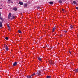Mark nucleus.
<instances>
[{
  "instance_id": "nucleus-9",
  "label": "nucleus",
  "mask_w": 78,
  "mask_h": 78,
  "mask_svg": "<svg viewBox=\"0 0 78 78\" xmlns=\"http://www.w3.org/2000/svg\"><path fill=\"white\" fill-rule=\"evenodd\" d=\"M13 9L14 11H16L17 10V8L16 7H14L13 8Z\"/></svg>"
},
{
  "instance_id": "nucleus-24",
  "label": "nucleus",
  "mask_w": 78,
  "mask_h": 78,
  "mask_svg": "<svg viewBox=\"0 0 78 78\" xmlns=\"http://www.w3.org/2000/svg\"><path fill=\"white\" fill-rule=\"evenodd\" d=\"M0 19H1V20H3V19H2V17H0Z\"/></svg>"
},
{
  "instance_id": "nucleus-33",
  "label": "nucleus",
  "mask_w": 78,
  "mask_h": 78,
  "mask_svg": "<svg viewBox=\"0 0 78 78\" xmlns=\"http://www.w3.org/2000/svg\"><path fill=\"white\" fill-rule=\"evenodd\" d=\"M1 22L0 21V23Z\"/></svg>"
},
{
  "instance_id": "nucleus-14",
  "label": "nucleus",
  "mask_w": 78,
  "mask_h": 78,
  "mask_svg": "<svg viewBox=\"0 0 78 78\" xmlns=\"http://www.w3.org/2000/svg\"><path fill=\"white\" fill-rule=\"evenodd\" d=\"M28 6V4H26L24 5V7H27Z\"/></svg>"
},
{
  "instance_id": "nucleus-26",
  "label": "nucleus",
  "mask_w": 78,
  "mask_h": 78,
  "mask_svg": "<svg viewBox=\"0 0 78 78\" xmlns=\"http://www.w3.org/2000/svg\"><path fill=\"white\" fill-rule=\"evenodd\" d=\"M64 32H65V33H66V32H67V31L65 30V31H64Z\"/></svg>"
},
{
  "instance_id": "nucleus-27",
  "label": "nucleus",
  "mask_w": 78,
  "mask_h": 78,
  "mask_svg": "<svg viewBox=\"0 0 78 78\" xmlns=\"http://www.w3.org/2000/svg\"><path fill=\"white\" fill-rule=\"evenodd\" d=\"M64 9H62V11H64Z\"/></svg>"
},
{
  "instance_id": "nucleus-12",
  "label": "nucleus",
  "mask_w": 78,
  "mask_h": 78,
  "mask_svg": "<svg viewBox=\"0 0 78 78\" xmlns=\"http://www.w3.org/2000/svg\"><path fill=\"white\" fill-rule=\"evenodd\" d=\"M19 3L20 5H23V2H22L21 3V2H20V1L19 2Z\"/></svg>"
},
{
  "instance_id": "nucleus-1",
  "label": "nucleus",
  "mask_w": 78,
  "mask_h": 78,
  "mask_svg": "<svg viewBox=\"0 0 78 78\" xmlns=\"http://www.w3.org/2000/svg\"><path fill=\"white\" fill-rule=\"evenodd\" d=\"M48 62L49 64H50L51 65L53 64H54V62L53 61L49 60L48 61Z\"/></svg>"
},
{
  "instance_id": "nucleus-4",
  "label": "nucleus",
  "mask_w": 78,
  "mask_h": 78,
  "mask_svg": "<svg viewBox=\"0 0 78 78\" xmlns=\"http://www.w3.org/2000/svg\"><path fill=\"white\" fill-rule=\"evenodd\" d=\"M26 78H33V77L30 75H27L26 76Z\"/></svg>"
},
{
  "instance_id": "nucleus-18",
  "label": "nucleus",
  "mask_w": 78,
  "mask_h": 78,
  "mask_svg": "<svg viewBox=\"0 0 78 78\" xmlns=\"http://www.w3.org/2000/svg\"><path fill=\"white\" fill-rule=\"evenodd\" d=\"M73 3H74V4H76V1H73Z\"/></svg>"
},
{
  "instance_id": "nucleus-19",
  "label": "nucleus",
  "mask_w": 78,
  "mask_h": 78,
  "mask_svg": "<svg viewBox=\"0 0 78 78\" xmlns=\"http://www.w3.org/2000/svg\"><path fill=\"white\" fill-rule=\"evenodd\" d=\"M51 78V76H47L46 77V78Z\"/></svg>"
},
{
  "instance_id": "nucleus-22",
  "label": "nucleus",
  "mask_w": 78,
  "mask_h": 78,
  "mask_svg": "<svg viewBox=\"0 0 78 78\" xmlns=\"http://www.w3.org/2000/svg\"><path fill=\"white\" fill-rule=\"evenodd\" d=\"M5 39L6 40H8V37H5Z\"/></svg>"
},
{
  "instance_id": "nucleus-21",
  "label": "nucleus",
  "mask_w": 78,
  "mask_h": 78,
  "mask_svg": "<svg viewBox=\"0 0 78 78\" xmlns=\"http://www.w3.org/2000/svg\"><path fill=\"white\" fill-rule=\"evenodd\" d=\"M7 27H8V28H10V27L9 26V24H8V25H7Z\"/></svg>"
},
{
  "instance_id": "nucleus-17",
  "label": "nucleus",
  "mask_w": 78,
  "mask_h": 78,
  "mask_svg": "<svg viewBox=\"0 0 78 78\" xmlns=\"http://www.w3.org/2000/svg\"><path fill=\"white\" fill-rule=\"evenodd\" d=\"M73 26H72V25H71L70 26V28H71L72 29V28H73Z\"/></svg>"
},
{
  "instance_id": "nucleus-11",
  "label": "nucleus",
  "mask_w": 78,
  "mask_h": 78,
  "mask_svg": "<svg viewBox=\"0 0 78 78\" xmlns=\"http://www.w3.org/2000/svg\"><path fill=\"white\" fill-rule=\"evenodd\" d=\"M2 23H3V22H1L0 23V27H2Z\"/></svg>"
},
{
  "instance_id": "nucleus-2",
  "label": "nucleus",
  "mask_w": 78,
  "mask_h": 78,
  "mask_svg": "<svg viewBox=\"0 0 78 78\" xmlns=\"http://www.w3.org/2000/svg\"><path fill=\"white\" fill-rule=\"evenodd\" d=\"M4 47H5V48L6 50L7 51H8V46H7V45H5Z\"/></svg>"
},
{
  "instance_id": "nucleus-23",
  "label": "nucleus",
  "mask_w": 78,
  "mask_h": 78,
  "mask_svg": "<svg viewBox=\"0 0 78 78\" xmlns=\"http://www.w3.org/2000/svg\"><path fill=\"white\" fill-rule=\"evenodd\" d=\"M13 19H15V16H13Z\"/></svg>"
},
{
  "instance_id": "nucleus-25",
  "label": "nucleus",
  "mask_w": 78,
  "mask_h": 78,
  "mask_svg": "<svg viewBox=\"0 0 78 78\" xmlns=\"http://www.w3.org/2000/svg\"><path fill=\"white\" fill-rule=\"evenodd\" d=\"M76 9H77L78 10V7H77L76 8Z\"/></svg>"
},
{
  "instance_id": "nucleus-5",
  "label": "nucleus",
  "mask_w": 78,
  "mask_h": 78,
  "mask_svg": "<svg viewBox=\"0 0 78 78\" xmlns=\"http://www.w3.org/2000/svg\"><path fill=\"white\" fill-rule=\"evenodd\" d=\"M11 13H9L8 15V19H10V17H11Z\"/></svg>"
},
{
  "instance_id": "nucleus-31",
  "label": "nucleus",
  "mask_w": 78,
  "mask_h": 78,
  "mask_svg": "<svg viewBox=\"0 0 78 78\" xmlns=\"http://www.w3.org/2000/svg\"><path fill=\"white\" fill-rule=\"evenodd\" d=\"M21 15H22V13H21Z\"/></svg>"
},
{
  "instance_id": "nucleus-15",
  "label": "nucleus",
  "mask_w": 78,
  "mask_h": 78,
  "mask_svg": "<svg viewBox=\"0 0 78 78\" xmlns=\"http://www.w3.org/2000/svg\"><path fill=\"white\" fill-rule=\"evenodd\" d=\"M34 75H35V73H34L31 75V76L33 77V76H34Z\"/></svg>"
},
{
  "instance_id": "nucleus-16",
  "label": "nucleus",
  "mask_w": 78,
  "mask_h": 78,
  "mask_svg": "<svg viewBox=\"0 0 78 78\" xmlns=\"http://www.w3.org/2000/svg\"><path fill=\"white\" fill-rule=\"evenodd\" d=\"M58 2H59V3H62V1L60 0L58 1Z\"/></svg>"
},
{
  "instance_id": "nucleus-30",
  "label": "nucleus",
  "mask_w": 78,
  "mask_h": 78,
  "mask_svg": "<svg viewBox=\"0 0 78 78\" xmlns=\"http://www.w3.org/2000/svg\"><path fill=\"white\" fill-rule=\"evenodd\" d=\"M1 16V13L0 12V16Z\"/></svg>"
},
{
  "instance_id": "nucleus-3",
  "label": "nucleus",
  "mask_w": 78,
  "mask_h": 78,
  "mask_svg": "<svg viewBox=\"0 0 78 78\" xmlns=\"http://www.w3.org/2000/svg\"><path fill=\"white\" fill-rule=\"evenodd\" d=\"M37 76H40L41 75V71H37Z\"/></svg>"
},
{
  "instance_id": "nucleus-8",
  "label": "nucleus",
  "mask_w": 78,
  "mask_h": 78,
  "mask_svg": "<svg viewBox=\"0 0 78 78\" xmlns=\"http://www.w3.org/2000/svg\"><path fill=\"white\" fill-rule=\"evenodd\" d=\"M74 71L75 73H77V72H78V69H76L74 70Z\"/></svg>"
},
{
  "instance_id": "nucleus-34",
  "label": "nucleus",
  "mask_w": 78,
  "mask_h": 78,
  "mask_svg": "<svg viewBox=\"0 0 78 78\" xmlns=\"http://www.w3.org/2000/svg\"><path fill=\"white\" fill-rule=\"evenodd\" d=\"M0 9H1V8H0Z\"/></svg>"
},
{
  "instance_id": "nucleus-28",
  "label": "nucleus",
  "mask_w": 78,
  "mask_h": 78,
  "mask_svg": "<svg viewBox=\"0 0 78 78\" xmlns=\"http://www.w3.org/2000/svg\"><path fill=\"white\" fill-rule=\"evenodd\" d=\"M69 53H71V51H69Z\"/></svg>"
},
{
  "instance_id": "nucleus-20",
  "label": "nucleus",
  "mask_w": 78,
  "mask_h": 78,
  "mask_svg": "<svg viewBox=\"0 0 78 78\" xmlns=\"http://www.w3.org/2000/svg\"><path fill=\"white\" fill-rule=\"evenodd\" d=\"M18 33H22V32H21V31H20V30H18Z\"/></svg>"
},
{
  "instance_id": "nucleus-13",
  "label": "nucleus",
  "mask_w": 78,
  "mask_h": 78,
  "mask_svg": "<svg viewBox=\"0 0 78 78\" xmlns=\"http://www.w3.org/2000/svg\"><path fill=\"white\" fill-rule=\"evenodd\" d=\"M49 3L50 5H53V2H49Z\"/></svg>"
},
{
  "instance_id": "nucleus-32",
  "label": "nucleus",
  "mask_w": 78,
  "mask_h": 78,
  "mask_svg": "<svg viewBox=\"0 0 78 78\" xmlns=\"http://www.w3.org/2000/svg\"><path fill=\"white\" fill-rule=\"evenodd\" d=\"M8 0V1H10V0Z\"/></svg>"
},
{
  "instance_id": "nucleus-7",
  "label": "nucleus",
  "mask_w": 78,
  "mask_h": 78,
  "mask_svg": "<svg viewBox=\"0 0 78 78\" xmlns=\"http://www.w3.org/2000/svg\"><path fill=\"white\" fill-rule=\"evenodd\" d=\"M17 65V62H14L13 64V66H16Z\"/></svg>"
},
{
  "instance_id": "nucleus-35",
  "label": "nucleus",
  "mask_w": 78,
  "mask_h": 78,
  "mask_svg": "<svg viewBox=\"0 0 78 78\" xmlns=\"http://www.w3.org/2000/svg\"><path fill=\"white\" fill-rule=\"evenodd\" d=\"M15 78H17V77H16Z\"/></svg>"
},
{
  "instance_id": "nucleus-29",
  "label": "nucleus",
  "mask_w": 78,
  "mask_h": 78,
  "mask_svg": "<svg viewBox=\"0 0 78 78\" xmlns=\"http://www.w3.org/2000/svg\"><path fill=\"white\" fill-rule=\"evenodd\" d=\"M37 9H39V7H37Z\"/></svg>"
},
{
  "instance_id": "nucleus-10",
  "label": "nucleus",
  "mask_w": 78,
  "mask_h": 78,
  "mask_svg": "<svg viewBox=\"0 0 78 78\" xmlns=\"http://www.w3.org/2000/svg\"><path fill=\"white\" fill-rule=\"evenodd\" d=\"M38 59L40 61H42V59H41V58L39 57H38Z\"/></svg>"
},
{
  "instance_id": "nucleus-6",
  "label": "nucleus",
  "mask_w": 78,
  "mask_h": 78,
  "mask_svg": "<svg viewBox=\"0 0 78 78\" xmlns=\"http://www.w3.org/2000/svg\"><path fill=\"white\" fill-rule=\"evenodd\" d=\"M56 27L55 26L53 29H52V32L53 33V32H54V31H55V30H56Z\"/></svg>"
}]
</instances>
